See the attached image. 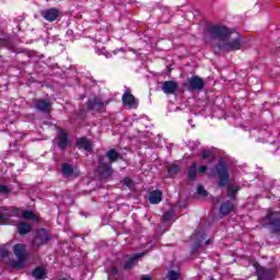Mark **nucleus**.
Wrapping results in <instances>:
<instances>
[{"label": "nucleus", "instance_id": "obj_28", "mask_svg": "<svg viewBox=\"0 0 280 280\" xmlns=\"http://www.w3.org/2000/svg\"><path fill=\"white\" fill-rule=\"evenodd\" d=\"M22 218H24V220H37L36 217L34 215V212L32 211H24L22 213Z\"/></svg>", "mask_w": 280, "mask_h": 280}, {"label": "nucleus", "instance_id": "obj_4", "mask_svg": "<svg viewBox=\"0 0 280 280\" xmlns=\"http://www.w3.org/2000/svg\"><path fill=\"white\" fill-rule=\"evenodd\" d=\"M96 172L100 174L101 178H110L113 176V166L110 163L106 162V156H98V166Z\"/></svg>", "mask_w": 280, "mask_h": 280}, {"label": "nucleus", "instance_id": "obj_11", "mask_svg": "<svg viewBox=\"0 0 280 280\" xmlns=\"http://www.w3.org/2000/svg\"><path fill=\"white\" fill-rule=\"evenodd\" d=\"M121 100L124 106H127L128 108H138L139 106V100H137L130 92H125Z\"/></svg>", "mask_w": 280, "mask_h": 280}, {"label": "nucleus", "instance_id": "obj_18", "mask_svg": "<svg viewBox=\"0 0 280 280\" xmlns=\"http://www.w3.org/2000/svg\"><path fill=\"white\" fill-rule=\"evenodd\" d=\"M106 158L108 159V163L110 165H113V163H117V161H119V159H121V154H119V152H117V150L115 149H109L106 152Z\"/></svg>", "mask_w": 280, "mask_h": 280}, {"label": "nucleus", "instance_id": "obj_29", "mask_svg": "<svg viewBox=\"0 0 280 280\" xmlns=\"http://www.w3.org/2000/svg\"><path fill=\"white\" fill-rule=\"evenodd\" d=\"M174 215V213L172 211H167L164 213L163 215V222H170V220H172V217Z\"/></svg>", "mask_w": 280, "mask_h": 280}, {"label": "nucleus", "instance_id": "obj_35", "mask_svg": "<svg viewBox=\"0 0 280 280\" xmlns=\"http://www.w3.org/2000/svg\"><path fill=\"white\" fill-rule=\"evenodd\" d=\"M207 172V166L202 165L199 167V174H205Z\"/></svg>", "mask_w": 280, "mask_h": 280}, {"label": "nucleus", "instance_id": "obj_31", "mask_svg": "<svg viewBox=\"0 0 280 280\" xmlns=\"http://www.w3.org/2000/svg\"><path fill=\"white\" fill-rule=\"evenodd\" d=\"M197 194L199 195V196H207V190H205V187H202V186H198L197 187Z\"/></svg>", "mask_w": 280, "mask_h": 280}, {"label": "nucleus", "instance_id": "obj_36", "mask_svg": "<svg viewBox=\"0 0 280 280\" xmlns=\"http://www.w3.org/2000/svg\"><path fill=\"white\" fill-rule=\"evenodd\" d=\"M141 280H152L151 277H143Z\"/></svg>", "mask_w": 280, "mask_h": 280}, {"label": "nucleus", "instance_id": "obj_30", "mask_svg": "<svg viewBox=\"0 0 280 280\" xmlns=\"http://www.w3.org/2000/svg\"><path fill=\"white\" fill-rule=\"evenodd\" d=\"M10 42L8 40V38L3 35H0V47H5V45H8Z\"/></svg>", "mask_w": 280, "mask_h": 280}, {"label": "nucleus", "instance_id": "obj_8", "mask_svg": "<svg viewBox=\"0 0 280 280\" xmlns=\"http://www.w3.org/2000/svg\"><path fill=\"white\" fill-rule=\"evenodd\" d=\"M107 105H108V103H104V101H102V98H100V97H94V98L88 101V103H86L89 110H96L98 113L106 110Z\"/></svg>", "mask_w": 280, "mask_h": 280}, {"label": "nucleus", "instance_id": "obj_21", "mask_svg": "<svg viewBox=\"0 0 280 280\" xmlns=\"http://www.w3.org/2000/svg\"><path fill=\"white\" fill-rule=\"evenodd\" d=\"M196 176H198V163L192 162L188 168V178L189 180H196Z\"/></svg>", "mask_w": 280, "mask_h": 280}, {"label": "nucleus", "instance_id": "obj_24", "mask_svg": "<svg viewBox=\"0 0 280 280\" xmlns=\"http://www.w3.org/2000/svg\"><path fill=\"white\" fill-rule=\"evenodd\" d=\"M45 275H47V271H45V268L43 267H36L33 271V277L35 279H44Z\"/></svg>", "mask_w": 280, "mask_h": 280}, {"label": "nucleus", "instance_id": "obj_13", "mask_svg": "<svg viewBox=\"0 0 280 280\" xmlns=\"http://www.w3.org/2000/svg\"><path fill=\"white\" fill-rule=\"evenodd\" d=\"M256 275L258 277V280H272L275 279V270L272 269H266L264 267H260L257 269Z\"/></svg>", "mask_w": 280, "mask_h": 280}, {"label": "nucleus", "instance_id": "obj_10", "mask_svg": "<svg viewBox=\"0 0 280 280\" xmlns=\"http://www.w3.org/2000/svg\"><path fill=\"white\" fill-rule=\"evenodd\" d=\"M51 102L43 98H37L34 101V108L39 110V113H51Z\"/></svg>", "mask_w": 280, "mask_h": 280}, {"label": "nucleus", "instance_id": "obj_12", "mask_svg": "<svg viewBox=\"0 0 280 280\" xmlns=\"http://www.w3.org/2000/svg\"><path fill=\"white\" fill-rule=\"evenodd\" d=\"M162 91L165 95H176L178 93V83L176 81H165L162 83Z\"/></svg>", "mask_w": 280, "mask_h": 280}, {"label": "nucleus", "instance_id": "obj_2", "mask_svg": "<svg viewBox=\"0 0 280 280\" xmlns=\"http://www.w3.org/2000/svg\"><path fill=\"white\" fill-rule=\"evenodd\" d=\"M261 224L265 229H269L270 233H273L275 235H280V212H268L264 217Z\"/></svg>", "mask_w": 280, "mask_h": 280}, {"label": "nucleus", "instance_id": "obj_14", "mask_svg": "<svg viewBox=\"0 0 280 280\" xmlns=\"http://www.w3.org/2000/svg\"><path fill=\"white\" fill-rule=\"evenodd\" d=\"M236 207L235 202L226 200L221 203L219 211L221 215H229V213H233V211H235Z\"/></svg>", "mask_w": 280, "mask_h": 280}, {"label": "nucleus", "instance_id": "obj_38", "mask_svg": "<svg viewBox=\"0 0 280 280\" xmlns=\"http://www.w3.org/2000/svg\"><path fill=\"white\" fill-rule=\"evenodd\" d=\"M113 272H115V273H116V272H117V268H113Z\"/></svg>", "mask_w": 280, "mask_h": 280}, {"label": "nucleus", "instance_id": "obj_23", "mask_svg": "<svg viewBox=\"0 0 280 280\" xmlns=\"http://www.w3.org/2000/svg\"><path fill=\"white\" fill-rule=\"evenodd\" d=\"M215 154H213V152L211 151H202L201 153V160L202 161H209V163H213V161H215Z\"/></svg>", "mask_w": 280, "mask_h": 280}, {"label": "nucleus", "instance_id": "obj_37", "mask_svg": "<svg viewBox=\"0 0 280 280\" xmlns=\"http://www.w3.org/2000/svg\"><path fill=\"white\" fill-rule=\"evenodd\" d=\"M2 257H8V252H2Z\"/></svg>", "mask_w": 280, "mask_h": 280}, {"label": "nucleus", "instance_id": "obj_20", "mask_svg": "<svg viewBox=\"0 0 280 280\" xmlns=\"http://www.w3.org/2000/svg\"><path fill=\"white\" fill-rule=\"evenodd\" d=\"M18 231L20 235H27L32 231L30 223L21 222L18 224Z\"/></svg>", "mask_w": 280, "mask_h": 280}, {"label": "nucleus", "instance_id": "obj_5", "mask_svg": "<svg viewBox=\"0 0 280 280\" xmlns=\"http://www.w3.org/2000/svg\"><path fill=\"white\" fill-rule=\"evenodd\" d=\"M49 240H51V234H49L47 230L40 229L36 232L32 246L33 248H40V246H45Z\"/></svg>", "mask_w": 280, "mask_h": 280}, {"label": "nucleus", "instance_id": "obj_25", "mask_svg": "<svg viewBox=\"0 0 280 280\" xmlns=\"http://www.w3.org/2000/svg\"><path fill=\"white\" fill-rule=\"evenodd\" d=\"M237 191H240V187L237 186H233V185H229L228 186V196L229 198H231L232 200H235Z\"/></svg>", "mask_w": 280, "mask_h": 280}, {"label": "nucleus", "instance_id": "obj_32", "mask_svg": "<svg viewBox=\"0 0 280 280\" xmlns=\"http://www.w3.org/2000/svg\"><path fill=\"white\" fill-rule=\"evenodd\" d=\"M168 280H178V272H176V271H170V273H168Z\"/></svg>", "mask_w": 280, "mask_h": 280}, {"label": "nucleus", "instance_id": "obj_1", "mask_svg": "<svg viewBox=\"0 0 280 280\" xmlns=\"http://www.w3.org/2000/svg\"><path fill=\"white\" fill-rule=\"evenodd\" d=\"M208 34L214 40H219L218 47L222 51H237L242 47V37H240V34L229 30L226 26H209Z\"/></svg>", "mask_w": 280, "mask_h": 280}, {"label": "nucleus", "instance_id": "obj_19", "mask_svg": "<svg viewBox=\"0 0 280 280\" xmlns=\"http://www.w3.org/2000/svg\"><path fill=\"white\" fill-rule=\"evenodd\" d=\"M61 172L63 174V178H71V176H73V166L69 163H63L61 165Z\"/></svg>", "mask_w": 280, "mask_h": 280}, {"label": "nucleus", "instance_id": "obj_34", "mask_svg": "<svg viewBox=\"0 0 280 280\" xmlns=\"http://www.w3.org/2000/svg\"><path fill=\"white\" fill-rule=\"evenodd\" d=\"M124 185H126V187H132V179H130V177H126L124 179Z\"/></svg>", "mask_w": 280, "mask_h": 280}, {"label": "nucleus", "instance_id": "obj_33", "mask_svg": "<svg viewBox=\"0 0 280 280\" xmlns=\"http://www.w3.org/2000/svg\"><path fill=\"white\" fill-rule=\"evenodd\" d=\"M0 194H10V187L0 185Z\"/></svg>", "mask_w": 280, "mask_h": 280}, {"label": "nucleus", "instance_id": "obj_3", "mask_svg": "<svg viewBox=\"0 0 280 280\" xmlns=\"http://www.w3.org/2000/svg\"><path fill=\"white\" fill-rule=\"evenodd\" d=\"M13 253L15 257H18V261L13 262V268H24L25 261H27V253L25 252V245H14Z\"/></svg>", "mask_w": 280, "mask_h": 280}, {"label": "nucleus", "instance_id": "obj_17", "mask_svg": "<svg viewBox=\"0 0 280 280\" xmlns=\"http://www.w3.org/2000/svg\"><path fill=\"white\" fill-rule=\"evenodd\" d=\"M163 200V192L161 190H153L149 194V201L151 205H159Z\"/></svg>", "mask_w": 280, "mask_h": 280}, {"label": "nucleus", "instance_id": "obj_27", "mask_svg": "<svg viewBox=\"0 0 280 280\" xmlns=\"http://www.w3.org/2000/svg\"><path fill=\"white\" fill-rule=\"evenodd\" d=\"M167 172H168V174H170L171 176H175V174H177L178 172H180V167H178V165H176V164H173V165H171V166L168 167Z\"/></svg>", "mask_w": 280, "mask_h": 280}, {"label": "nucleus", "instance_id": "obj_22", "mask_svg": "<svg viewBox=\"0 0 280 280\" xmlns=\"http://www.w3.org/2000/svg\"><path fill=\"white\" fill-rule=\"evenodd\" d=\"M77 144L79 145V148H83V150H86V152H91V150H93V148L91 147V141H89V139L86 138L79 139Z\"/></svg>", "mask_w": 280, "mask_h": 280}, {"label": "nucleus", "instance_id": "obj_15", "mask_svg": "<svg viewBox=\"0 0 280 280\" xmlns=\"http://www.w3.org/2000/svg\"><path fill=\"white\" fill-rule=\"evenodd\" d=\"M58 139V148L61 150H67V147L69 145V135L65 132V130H59L57 135Z\"/></svg>", "mask_w": 280, "mask_h": 280}, {"label": "nucleus", "instance_id": "obj_7", "mask_svg": "<svg viewBox=\"0 0 280 280\" xmlns=\"http://www.w3.org/2000/svg\"><path fill=\"white\" fill-rule=\"evenodd\" d=\"M188 91H202L205 89V80L202 78L195 75L188 79V82L184 84Z\"/></svg>", "mask_w": 280, "mask_h": 280}, {"label": "nucleus", "instance_id": "obj_6", "mask_svg": "<svg viewBox=\"0 0 280 280\" xmlns=\"http://www.w3.org/2000/svg\"><path fill=\"white\" fill-rule=\"evenodd\" d=\"M215 172L219 177V187L229 185L231 175L229 174V170L226 168V164H224V162H219V164L215 166Z\"/></svg>", "mask_w": 280, "mask_h": 280}, {"label": "nucleus", "instance_id": "obj_16", "mask_svg": "<svg viewBox=\"0 0 280 280\" xmlns=\"http://www.w3.org/2000/svg\"><path fill=\"white\" fill-rule=\"evenodd\" d=\"M145 255V253H138L136 255H133L131 258H129L125 265H124V270H130L131 268H135L137 261L139 260V258L143 257Z\"/></svg>", "mask_w": 280, "mask_h": 280}, {"label": "nucleus", "instance_id": "obj_9", "mask_svg": "<svg viewBox=\"0 0 280 280\" xmlns=\"http://www.w3.org/2000/svg\"><path fill=\"white\" fill-rule=\"evenodd\" d=\"M40 16H43L45 21H48V23H54V21H58V18L60 16V10L56 8L42 10Z\"/></svg>", "mask_w": 280, "mask_h": 280}, {"label": "nucleus", "instance_id": "obj_26", "mask_svg": "<svg viewBox=\"0 0 280 280\" xmlns=\"http://www.w3.org/2000/svg\"><path fill=\"white\" fill-rule=\"evenodd\" d=\"M0 224H12L10 217L5 212L0 211Z\"/></svg>", "mask_w": 280, "mask_h": 280}]
</instances>
